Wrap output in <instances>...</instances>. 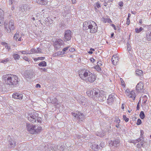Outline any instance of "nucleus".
Wrapping results in <instances>:
<instances>
[{"label":"nucleus","instance_id":"obj_8","mask_svg":"<svg viewBox=\"0 0 151 151\" xmlns=\"http://www.w3.org/2000/svg\"><path fill=\"white\" fill-rule=\"evenodd\" d=\"M106 95L104 94V92L103 91H100L98 97L96 99L98 100L101 102H102L106 99Z\"/></svg>","mask_w":151,"mask_h":151},{"label":"nucleus","instance_id":"obj_36","mask_svg":"<svg viewBox=\"0 0 151 151\" xmlns=\"http://www.w3.org/2000/svg\"><path fill=\"white\" fill-rule=\"evenodd\" d=\"M29 52V54H34L36 53V49L34 48L31 49L30 51Z\"/></svg>","mask_w":151,"mask_h":151},{"label":"nucleus","instance_id":"obj_59","mask_svg":"<svg viewBox=\"0 0 151 151\" xmlns=\"http://www.w3.org/2000/svg\"><path fill=\"white\" fill-rule=\"evenodd\" d=\"M36 88L39 87V88H40L41 87L40 85L39 84H37L36 85Z\"/></svg>","mask_w":151,"mask_h":151},{"label":"nucleus","instance_id":"obj_15","mask_svg":"<svg viewBox=\"0 0 151 151\" xmlns=\"http://www.w3.org/2000/svg\"><path fill=\"white\" fill-rule=\"evenodd\" d=\"M87 21L84 22L83 23V29L84 30L89 29V26L91 24V21Z\"/></svg>","mask_w":151,"mask_h":151},{"label":"nucleus","instance_id":"obj_60","mask_svg":"<svg viewBox=\"0 0 151 151\" xmlns=\"http://www.w3.org/2000/svg\"><path fill=\"white\" fill-rule=\"evenodd\" d=\"M139 103H138V104H137V110H139Z\"/></svg>","mask_w":151,"mask_h":151},{"label":"nucleus","instance_id":"obj_6","mask_svg":"<svg viewBox=\"0 0 151 151\" xmlns=\"http://www.w3.org/2000/svg\"><path fill=\"white\" fill-rule=\"evenodd\" d=\"M91 24L89 26V29H90V32L91 33H94L96 32L97 30V26L96 23L94 21H91Z\"/></svg>","mask_w":151,"mask_h":151},{"label":"nucleus","instance_id":"obj_32","mask_svg":"<svg viewBox=\"0 0 151 151\" xmlns=\"http://www.w3.org/2000/svg\"><path fill=\"white\" fill-rule=\"evenodd\" d=\"M45 57H38L37 58H35L34 59V60L35 61H36L37 60H43L45 59Z\"/></svg>","mask_w":151,"mask_h":151},{"label":"nucleus","instance_id":"obj_7","mask_svg":"<svg viewBox=\"0 0 151 151\" xmlns=\"http://www.w3.org/2000/svg\"><path fill=\"white\" fill-rule=\"evenodd\" d=\"M64 33V41L67 42L70 40L72 37L71 31L69 30H65Z\"/></svg>","mask_w":151,"mask_h":151},{"label":"nucleus","instance_id":"obj_48","mask_svg":"<svg viewBox=\"0 0 151 151\" xmlns=\"http://www.w3.org/2000/svg\"><path fill=\"white\" fill-rule=\"evenodd\" d=\"M142 122L141 119H139L137 120L136 124L137 125H139Z\"/></svg>","mask_w":151,"mask_h":151},{"label":"nucleus","instance_id":"obj_3","mask_svg":"<svg viewBox=\"0 0 151 151\" xmlns=\"http://www.w3.org/2000/svg\"><path fill=\"white\" fill-rule=\"evenodd\" d=\"M3 17H0V26L3 25L4 23V28L5 30L8 33H10L11 31L13 30L15 28L14 21L12 19L10 20L9 23V27L7 28V24L4 22Z\"/></svg>","mask_w":151,"mask_h":151},{"label":"nucleus","instance_id":"obj_2","mask_svg":"<svg viewBox=\"0 0 151 151\" xmlns=\"http://www.w3.org/2000/svg\"><path fill=\"white\" fill-rule=\"evenodd\" d=\"M2 78L6 84L9 85L11 87L17 84L19 81L17 76L11 74L4 75L2 76Z\"/></svg>","mask_w":151,"mask_h":151},{"label":"nucleus","instance_id":"obj_14","mask_svg":"<svg viewBox=\"0 0 151 151\" xmlns=\"http://www.w3.org/2000/svg\"><path fill=\"white\" fill-rule=\"evenodd\" d=\"M23 76V77L25 78H31L32 77L33 74L31 71L27 70L24 72Z\"/></svg>","mask_w":151,"mask_h":151},{"label":"nucleus","instance_id":"obj_39","mask_svg":"<svg viewBox=\"0 0 151 151\" xmlns=\"http://www.w3.org/2000/svg\"><path fill=\"white\" fill-rule=\"evenodd\" d=\"M115 95L114 93H111V94L109 95L108 98H113V99H115Z\"/></svg>","mask_w":151,"mask_h":151},{"label":"nucleus","instance_id":"obj_38","mask_svg":"<svg viewBox=\"0 0 151 151\" xmlns=\"http://www.w3.org/2000/svg\"><path fill=\"white\" fill-rule=\"evenodd\" d=\"M58 100L56 98H54L52 99L51 102L54 104H58L57 103Z\"/></svg>","mask_w":151,"mask_h":151},{"label":"nucleus","instance_id":"obj_42","mask_svg":"<svg viewBox=\"0 0 151 151\" xmlns=\"http://www.w3.org/2000/svg\"><path fill=\"white\" fill-rule=\"evenodd\" d=\"M19 35L18 33H17V32L15 34L14 37V38L15 40H17L18 37Z\"/></svg>","mask_w":151,"mask_h":151},{"label":"nucleus","instance_id":"obj_4","mask_svg":"<svg viewBox=\"0 0 151 151\" xmlns=\"http://www.w3.org/2000/svg\"><path fill=\"white\" fill-rule=\"evenodd\" d=\"M71 114L74 117V119L77 121L78 123H80L85 119V116L83 114L79 111L75 112H72Z\"/></svg>","mask_w":151,"mask_h":151},{"label":"nucleus","instance_id":"obj_37","mask_svg":"<svg viewBox=\"0 0 151 151\" xmlns=\"http://www.w3.org/2000/svg\"><path fill=\"white\" fill-rule=\"evenodd\" d=\"M13 57L15 60H19L20 58V56L17 54H14L13 55Z\"/></svg>","mask_w":151,"mask_h":151},{"label":"nucleus","instance_id":"obj_43","mask_svg":"<svg viewBox=\"0 0 151 151\" xmlns=\"http://www.w3.org/2000/svg\"><path fill=\"white\" fill-rule=\"evenodd\" d=\"M123 118L126 122H128L129 120V118H127L125 115H123Z\"/></svg>","mask_w":151,"mask_h":151},{"label":"nucleus","instance_id":"obj_62","mask_svg":"<svg viewBox=\"0 0 151 151\" xmlns=\"http://www.w3.org/2000/svg\"><path fill=\"white\" fill-rule=\"evenodd\" d=\"M107 3H108L107 2H106V1H105V2L104 3V6H107Z\"/></svg>","mask_w":151,"mask_h":151},{"label":"nucleus","instance_id":"obj_34","mask_svg":"<svg viewBox=\"0 0 151 151\" xmlns=\"http://www.w3.org/2000/svg\"><path fill=\"white\" fill-rule=\"evenodd\" d=\"M143 29L142 27H140L139 29L138 28H136L135 29V30L137 33H139Z\"/></svg>","mask_w":151,"mask_h":151},{"label":"nucleus","instance_id":"obj_10","mask_svg":"<svg viewBox=\"0 0 151 151\" xmlns=\"http://www.w3.org/2000/svg\"><path fill=\"white\" fill-rule=\"evenodd\" d=\"M120 140L117 139H114L113 140H110L109 143L110 146L117 147L119 145Z\"/></svg>","mask_w":151,"mask_h":151},{"label":"nucleus","instance_id":"obj_41","mask_svg":"<svg viewBox=\"0 0 151 151\" xmlns=\"http://www.w3.org/2000/svg\"><path fill=\"white\" fill-rule=\"evenodd\" d=\"M20 52H21L22 54H29V52L27 50L26 51H19Z\"/></svg>","mask_w":151,"mask_h":151},{"label":"nucleus","instance_id":"obj_50","mask_svg":"<svg viewBox=\"0 0 151 151\" xmlns=\"http://www.w3.org/2000/svg\"><path fill=\"white\" fill-rule=\"evenodd\" d=\"M105 145V144L103 142H101L99 145L102 148L104 147Z\"/></svg>","mask_w":151,"mask_h":151},{"label":"nucleus","instance_id":"obj_40","mask_svg":"<svg viewBox=\"0 0 151 151\" xmlns=\"http://www.w3.org/2000/svg\"><path fill=\"white\" fill-rule=\"evenodd\" d=\"M100 66L96 65L94 68L98 72H100L101 70V68L99 67Z\"/></svg>","mask_w":151,"mask_h":151},{"label":"nucleus","instance_id":"obj_11","mask_svg":"<svg viewBox=\"0 0 151 151\" xmlns=\"http://www.w3.org/2000/svg\"><path fill=\"white\" fill-rule=\"evenodd\" d=\"M35 125H33L32 124H27V130L31 134H35L34 129Z\"/></svg>","mask_w":151,"mask_h":151},{"label":"nucleus","instance_id":"obj_63","mask_svg":"<svg viewBox=\"0 0 151 151\" xmlns=\"http://www.w3.org/2000/svg\"><path fill=\"white\" fill-rule=\"evenodd\" d=\"M140 132H141L140 136H142L143 134V133H144L143 131L142 130H141L140 131Z\"/></svg>","mask_w":151,"mask_h":151},{"label":"nucleus","instance_id":"obj_46","mask_svg":"<svg viewBox=\"0 0 151 151\" xmlns=\"http://www.w3.org/2000/svg\"><path fill=\"white\" fill-rule=\"evenodd\" d=\"M4 14V11L1 9H0V17H3Z\"/></svg>","mask_w":151,"mask_h":151},{"label":"nucleus","instance_id":"obj_16","mask_svg":"<svg viewBox=\"0 0 151 151\" xmlns=\"http://www.w3.org/2000/svg\"><path fill=\"white\" fill-rule=\"evenodd\" d=\"M93 95V98L96 99L97 97H98L99 94L100 92V91L98 89L94 88L92 90Z\"/></svg>","mask_w":151,"mask_h":151},{"label":"nucleus","instance_id":"obj_1","mask_svg":"<svg viewBox=\"0 0 151 151\" xmlns=\"http://www.w3.org/2000/svg\"><path fill=\"white\" fill-rule=\"evenodd\" d=\"M79 75L81 79L86 82L92 83L96 79L95 75L86 69L80 70Z\"/></svg>","mask_w":151,"mask_h":151},{"label":"nucleus","instance_id":"obj_30","mask_svg":"<svg viewBox=\"0 0 151 151\" xmlns=\"http://www.w3.org/2000/svg\"><path fill=\"white\" fill-rule=\"evenodd\" d=\"M96 134L98 136L103 137L105 135V134L104 132L102 131L101 132H98Z\"/></svg>","mask_w":151,"mask_h":151},{"label":"nucleus","instance_id":"obj_29","mask_svg":"<svg viewBox=\"0 0 151 151\" xmlns=\"http://www.w3.org/2000/svg\"><path fill=\"white\" fill-rule=\"evenodd\" d=\"M136 74L138 76L141 75L143 73V71L140 70H137L136 71Z\"/></svg>","mask_w":151,"mask_h":151},{"label":"nucleus","instance_id":"obj_53","mask_svg":"<svg viewBox=\"0 0 151 151\" xmlns=\"http://www.w3.org/2000/svg\"><path fill=\"white\" fill-rule=\"evenodd\" d=\"M105 22H107L109 23H110L111 22H112L111 20L110 19H106L105 20Z\"/></svg>","mask_w":151,"mask_h":151},{"label":"nucleus","instance_id":"obj_44","mask_svg":"<svg viewBox=\"0 0 151 151\" xmlns=\"http://www.w3.org/2000/svg\"><path fill=\"white\" fill-rule=\"evenodd\" d=\"M42 52V50L40 48H38L36 49V53H40Z\"/></svg>","mask_w":151,"mask_h":151},{"label":"nucleus","instance_id":"obj_21","mask_svg":"<svg viewBox=\"0 0 151 151\" xmlns=\"http://www.w3.org/2000/svg\"><path fill=\"white\" fill-rule=\"evenodd\" d=\"M145 38L143 39L144 40H147L148 41L151 40V32L148 31L146 33Z\"/></svg>","mask_w":151,"mask_h":151},{"label":"nucleus","instance_id":"obj_28","mask_svg":"<svg viewBox=\"0 0 151 151\" xmlns=\"http://www.w3.org/2000/svg\"><path fill=\"white\" fill-rule=\"evenodd\" d=\"M38 65L40 66L45 67L47 65V63L45 61H42L38 64Z\"/></svg>","mask_w":151,"mask_h":151},{"label":"nucleus","instance_id":"obj_57","mask_svg":"<svg viewBox=\"0 0 151 151\" xmlns=\"http://www.w3.org/2000/svg\"><path fill=\"white\" fill-rule=\"evenodd\" d=\"M120 119L119 118H118L116 119L115 120V122H116L117 123L119 124L120 123Z\"/></svg>","mask_w":151,"mask_h":151},{"label":"nucleus","instance_id":"obj_55","mask_svg":"<svg viewBox=\"0 0 151 151\" xmlns=\"http://www.w3.org/2000/svg\"><path fill=\"white\" fill-rule=\"evenodd\" d=\"M37 122L40 123L41 122V120L40 118L37 117Z\"/></svg>","mask_w":151,"mask_h":151},{"label":"nucleus","instance_id":"obj_5","mask_svg":"<svg viewBox=\"0 0 151 151\" xmlns=\"http://www.w3.org/2000/svg\"><path fill=\"white\" fill-rule=\"evenodd\" d=\"M38 116V114L35 112H33L28 114V119L32 123H34L36 122L37 118Z\"/></svg>","mask_w":151,"mask_h":151},{"label":"nucleus","instance_id":"obj_9","mask_svg":"<svg viewBox=\"0 0 151 151\" xmlns=\"http://www.w3.org/2000/svg\"><path fill=\"white\" fill-rule=\"evenodd\" d=\"M64 42L63 40H58L55 41L54 43V46L56 50L59 49L62 45L64 44Z\"/></svg>","mask_w":151,"mask_h":151},{"label":"nucleus","instance_id":"obj_51","mask_svg":"<svg viewBox=\"0 0 151 151\" xmlns=\"http://www.w3.org/2000/svg\"><path fill=\"white\" fill-rule=\"evenodd\" d=\"M57 54L58 56V55H60L63 54V53L62 51H58L57 52Z\"/></svg>","mask_w":151,"mask_h":151},{"label":"nucleus","instance_id":"obj_19","mask_svg":"<svg viewBox=\"0 0 151 151\" xmlns=\"http://www.w3.org/2000/svg\"><path fill=\"white\" fill-rule=\"evenodd\" d=\"M30 9V7L27 5L25 4H23V7H21L19 9V11L23 12L27 10H29Z\"/></svg>","mask_w":151,"mask_h":151},{"label":"nucleus","instance_id":"obj_23","mask_svg":"<svg viewBox=\"0 0 151 151\" xmlns=\"http://www.w3.org/2000/svg\"><path fill=\"white\" fill-rule=\"evenodd\" d=\"M42 129V127L40 126H35L34 129L35 134L38 133L41 131Z\"/></svg>","mask_w":151,"mask_h":151},{"label":"nucleus","instance_id":"obj_18","mask_svg":"<svg viewBox=\"0 0 151 151\" xmlns=\"http://www.w3.org/2000/svg\"><path fill=\"white\" fill-rule=\"evenodd\" d=\"M119 60V58L117 55H114L111 58V62L114 65H116Z\"/></svg>","mask_w":151,"mask_h":151},{"label":"nucleus","instance_id":"obj_31","mask_svg":"<svg viewBox=\"0 0 151 151\" xmlns=\"http://www.w3.org/2000/svg\"><path fill=\"white\" fill-rule=\"evenodd\" d=\"M127 49L128 50V52L129 54H131V47L130 44L128 42L127 44Z\"/></svg>","mask_w":151,"mask_h":151},{"label":"nucleus","instance_id":"obj_52","mask_svg":"<svg viewBox=\"0 0 151 151\" xmlns=\"http://www.w3.org/2000/svg\"><path fill=\"white\" fill-rule=\"evenodd\" d=\"M102 62L101 61H98L97 63V66H100L102 65Z\"/></svg>","mask_w":151,"mask_h":151},{"label":"nucleus","instance_id":"obj_12","mask_svg":"<svg viewBox=\"0 0 151 151\" xmlns=\"http://www.w3.org/2000/svg\"><path fill=\"white\" fill-rule=\"evenodd\" d=\"M78 102L82 105H87L88 104L87 99L83 96H81V98L78 99Z\"/></svg>","mask_w":151,"mask_h":151},{"label":"nucleus","instance_id":"obj_13","mask_svg":"<svg viewBox=\"0 0 151 151\" xmlns=\"http://www.w3.org/2000/svg\"><path fill=\"white\" fill-rule=\"evenodd\" d=\"M136 90L139 92H142L144 91L143 85L142 82H140L136 87Z\"/></svg>","mask_w":151,"mask_h":151},{"label":"nucleus","instance_id":"obj_26","mask_svg":"<svg viewBox=\"0 0 151 151\" xmlns=\"http://www.w3.org/2000/svg\"><path fill=\"white\" fill-rule=\"evenodd\" d=\"M91 148L93 150L96 151L97 150H99L100 147H99L98 145H96L94 143L93 144L92 146H91Z\"/></svg>","mask_w":151,"mask_h":151},{"label":"nucleus","instance_id":"obj_17","mask_svg":"<svg viewBox=\"0 0 151 151\" xmlns=\"http://www.w3.org/2000/svg\"><path fill=\"white\" fill-rule=\"evenodd\" d=\"M12 96L15 99H22L23 95L21 93L17 92L13 93Z\"/></svg>","mask_w":151,"mask_h":151},{"label":"nucleus","instance_id":"obj_56","mask_svg":"<svg viewBox=\"0 0 151 151\" xmlns=\"http://www.w3.org/2000/svg\"><path fill=\"white\" fill-rule=\"evenodd\" d=\"M130 24V20L129 18H127V24L129 25Z\"/></svg>","mask_w":151,"mask_h":151},{"label":"nucleus","instance_id":"obj_47","mask_svg":"<svg viewBox=\"0 0 151 151\" xmlns=\"http://www.w3.org/2000/svg\"><path fill=\"white\" fill-rule=\"evenodd\" d=\"M5 47L8 49V51H10L11 50V48L10 46L7 45V44H6V45L5 46Z\"/></svg>","mask_w":151,"mask_h":151},{"label":"nucleus","instance_id":"obj_20","mask_svg":"<svg viewBox=\"0 0 151 151\" xmlns=\"http://www.w3.org/2000/svg\"><path fill=\"white\" fill-rule=\"evenodd\" d=\"M127 95L129 98H132L133 100H134L135 99V93L134 92V91H132L131 92H130L129 94H127Z\"/></svg>","mask_w":151,"mask_h":151},{"label":"nucleus","instance_id":"obj_24","mask_svg":"<svg viewBox=\"0 0 151 151\" xmlns=\"http://www.w3.org/2000/svg\"><path fill=\"white\" fill-rule=\"evenodd\" d=\"M92 90H93V88L88 89L86 91V94L88 96L93 98V93Z\"/></svg>","mask_w":151,"mask_h":151},{"label":"nucleus","instance_id":"obj_64","mask_svg":"<svg viewBox=\"0 0 151 151\" xmlns=\"http://www.w3.org/2000/svg\"><path fill=\"white\" fill-rule=\"evenodd\" d=\"M129 90L128 89H127L126 90L125 92L126 94L127 93V94H129Z\"/></svg>","mask_w":151,"mask_h":151},{"label":"nucleus","instance_id":"obj_61","mask_svg":"<svg viewBox=\"0 0 151 151\" xmlns=\"http://www.w3.org/2000/svg\"><path fill=\"white\" fill-rule=\"evenodd\" d=\"M139 139H141V141H142V142H143L144 141V140H143V138L142 137V136H140V138H139Z\"/></svg>","mask_w":151,"mask_h":151},{"label":"nucleus","instance_id":"obj_49","mask_svg":"<svg viewBox=\"0 0 151 151\" xmlns=\"http://www.w3.org/2000/svg\"><path fill=\"white\" fill-rule=\"evenodd\" d=\"M96 5L98 8H99L101 7V4H100L99 2H97L96 4Z\"/></svg>","mask_w":151,"mask_h":151},{"label":"nucleus","instance_id":"obj_54","mask_svg":"<svg viewBox=\"0 0 151 151\" xmlns=\"http://www.w3.org/2000/svg\"><path fill=\"white\" fill-rule=\"evenodd\" d=\"M69 51L70 52H73L75 51V49L74 48H71L69 49Z\"/></svg>","mask_w":151,"mask_h":151},{"label":"nucleus","instance_id":"obj_22","mask_svg":"<svg viewBox=\"0 0 151 151\" xmlns=\"http://www.w3.org/2000/svg\"><path fill=\"white\" fill-rule=\"evenodd\" d=\"M9 142L10 146L9 147L11 148H13L15 146L16 142L14 139L11 138V140H9Z\"/></svg>","mask_w":151,"mask_h":151},{"label":"nucleus","instance_id":"obj_58","mask_svg":"<svg viewBox=\"0 0 151 151\" xmlns=\"http://www.w3.org/2000/svg\"><path fill=\"white\" fill-rule=\"evenodd\" d=\"M23 58L26 61H29V59H28V58L26 56H24V57Z\"/></svg>","mask_w":151,"mask_h":151},{"label":"nucleus","instance_id":"obj_27","mask_svg":"<svg viewBox=\"0 0 151 151\" xmlns=\"http://www.w3.org/2000/svg\"><path fill=\"white\" fill-rule=\"evenodd\" d=\"M115 99L113 98H108L107 99V103L108 104L111 105L114 102Z\"/></svg>","mask_w":151,"mask_h":151},{"label":"nucleus","instance_id":"obj_25","mask_svg":"<svg viewBox=\"0 0 151 151\" xmlns=\"http://www.w3.org/2000/svg\"><path fill=\"white\" fill-rule=\"evenodd\" d=\"M47 0H36L37 3L41 5H45L47 3Z\"/></svg>","mask_w":151,"mask_h":151},{"label":"nucleus","instance_id":"obj_35","mask_svg":"<svg viewBox=\"0 0 151 151\" xmlns=\"http://www.w3.org/2000/svg\"><path fill=\"white\" fill-rule=\"evenodd\" d=\"M69 47V46L67 47H66L64 48L63 49V50L62 51L63 52V54H66L67 53V51L68 50Z\"/></svg>","mask_w":151,"mask_h":151},{"label":"nucleus","instance_id":"obj_33","mask_svg":"<svg viewBox=\"0 0 151 151\" xmlns=\"http://www.w3.org/2000/svg\"><path fill=\"white\" fill-rule=\"evenodd\" d=\"M139 116L141 119H143L145 117V114L143 111H141L139 114Z\"/></svg>","mask_w":151,"mask_h":151},{"label":"nucleus","instance_id":"obj_45","mask_svg":"<svg viewBox=\"0 0 151 151\" xmlns=\"http://www.w3.org/2000/svg\"><path fill=\"white\" fill-rule=\"evenodd\" d=\"M9 60V59L8 58L5 59L3 60H2L1 62L4 63H5L6 62L8 61Z\"/></svg>","mask_w":151,"mask_h":151}]
</instances>
